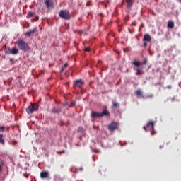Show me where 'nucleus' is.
Instances as JSON below:
<instances>
[{"instance_id": "f257e3e1", "label": "nucleus", "mask_w": 181, "mask_h": 181, "mask_svg": "<svg viewBox=\"0 0 181 181\" xmlns=\"http://www.w3.org/2000/svg\"><path fill=\"white\" fill-rule=\"evenodd\" d=\"M134 64V70L136 71V76H141L142 75V64H148V59L144 58L143 62H141L136 59H134L132 62Z\"/></svg>"}, {"instance_id": "f03ea898", "label": "nucleus", "mask_w": 181, "mask_h": 181, "mask_svg": "<svg viewBox=\"0 0 181 181\" xmlns=\"http://www.w3.org/2000/svg\"><path fill=\"white\" fill-rule=\"evenodd\" d=\"M16 45L18 46V48L19 50H22V52H28L30 50V47H29V44L28 42H25V40L22 39H19L16 42Z\"/></svg>"}, {"instance_id": "7ed1b4c3", "label": "nucleus", "mask_w": 181, "mask_h": 181, "mask_svg": "<svg viewBox=\"0 0 181 181\" xmlns=\"http://www.w3.org/2000/svg\"><path fill=\"white\" fill-rule=\"evenodd\" d=\"M110 115V112L108 110H107V109H105L103 110V112H94L92 111L91 112V117L92 118H101L103 117H109Z\"/></svg>"}, {"instance_id": "20e7f679", "label": "nucleus", "mask_w": 181, "mask_h": 181, "mask_svg": "<svg viewBox=\"0 0 181 181\" xmlns=\"http://www.w3.org/2000/svg\"><path fill=\"white\" fill-rule=\"evenodd\" d=\"M59 16L61 19H64V21H69L71 18L70 12L67 10H61L59 13Z\"/></svg>"}, {"instance_id": "39448f33", "label": "nucleus", "mask_w": 181, "mask_h": 181, "mask_svg": "<svg viewBox=\"0 0 181 181\" xmlns=\"http://www.w3.org/2000/svg\"><path fill=\"white\" fill-rule=\"evenodd\" d=\"M38 109L39 105L37 104L31 103L30 105L26 109V112L28 114H32L33 111H37Z\"/></svg>"}, {"instance_id": "423d86ee", "label": "nucleus", "mask_w": 181, "mask_h": 181, "mask_svg": "<svg viewBox=\"0 0 181 181\" xmlns=\"http://www.w3.org/2000/svg\"><path fill=\"white\" fill-rule=\"evenodd\" d=\"M144 130L148 131L146 128L149 129L151 132V135H153V132H155V122L150 121L147 123V125L146 127H143Z\"/></svg>"}, {"instance_id": "0eeeda50", "label": "nucleus", "mask_w": 181, "mask_h": 181, "mask_svg": "<svg viewBox=\"0 0 181 181\" xmlns=\"http://www.w3.org/2000/svg\"><path fill=\"white\" fill-rule=\"evenodd\" d=\"M46 8L47 12H50L54 8V1L53 0H46Z\"/></svg>"}, {"instance_id": "6e6552de", "label": "nucleus", "mask_w": 181, "mask_h": 181, "mask_svg": "<svg viewBox=\"0 0 181 181\" xmlns=\"http://www.w3.org/2000/svg\"><path fill=\"white\" fill-rule=\"evenodd\" d=\"M118 128H119L118 122H112L108 125V130L110 131V132H114V131H117Z\"/></svg>"}, {"instance_id": "1a4fd4ad", "label": "nucleus", "mask_w": 181, "mask_h": 181, "mask_svg": "<svg viewBox=\"0 0 181 181\" xmlns=\"http://www.w3.org/2000/svg\"><path fill=\"white\" fill-rule=\"evenodd\" d=\"M83 85H84V82H83L81 79L76 80L74 83V87H78L79 88H81V87H83Z\"/></svg>"}, {"instance_id": "9d476101", "label": "nucleus", "mask_w": 181, "mask_h": 181, "mask_svg": "<svg viewBox=\"0 0 181 181\" xmlns=\"http://www.w3.org/2000/svg\"><path fill=\"white\" fill-rule=\"evenodd\" d=\"M135 94L138 98H144V93L142 92L141 89H138Z\"/></svg>"}, {"instance_id": "9b49d317", "label": "nucleus", "mask_w": 181, "mask_h": 181, "mask_svg": "<svg viewBox=\"0 0 181 181\" xmlns=\"http://www.w3.org/2000/svg\"><path fill=\"white\" fill-rule=\"evenodd\" d=\"M151 40H152V37H151L149 34L144 35L143 42H151Z\"/></svg>"}, {"instance_id": "f8f14e48", "label": "nucleus", "mask_w": 181, "mask_h": 181, "mask_svg": "<svg viewBox=\"0 0 181 181\" xmlns=\"http://www.w3.org/2000/svg\"><path fill=\"white\" fill-rule=\"evenodd\" d=\"M18 53H19V49L16 48V47H13V48H11L10 51V54H18Z\"/></svg>"}, {"instance_id": "ddd939ff", "label": "nucleus", "mask_w": 181, "mask_h": 181, "mask_svg": "<svg viewBox=\"0 0 181 181\" xmlns=\"http://www.w3.org/2000/svg\"><path fill=\"white\" fill-rule=\"evenodd\" d=\"M53 114H60L62 112V108H53L52 109Z\"/></svg>"}, {"instance_id": "4468645a", "label": "nucleus", "mask_w": 181, "mask_h": 181, "mask_svg": "<svg viewBox=\"0 0 181 181\" xmlns=\"http://www.w3.org/2000/svg\"><path fill=\"white\" fill-rule=\"evenodd\" d=\"M127 8H129L132 5H134V0H126Z\"/></svg>"}, {"instance_id": "2eb2a0df", "label": "nucleus", "mask_w": 181, "mask_h": 181, "mask_svg": "<svg viewBox=\"0 0 181 181\" xmlns=\"http://www.w3.org/2000/svg\"><path fill=\"white\" fill-rule=\"evenodd\" d=\"M35 34V30H31L27 33H25V36H28V37H30L32 35Z\"/></svg>"}, {"instance_id": "dca6fc26", "label": "nucleus", "mask_w": 181, "mask_h": 181, "mask_svg": "<svg viewBox=\"0 0 181 181\" xmlns=\"http://www.w3.org/2000/svg\"><path fill=\"white\" fill-rule=\"evenodd\" d=\"M168 28L170 29H173V28H175V23H173V21H168Z\"/></svg>"}, {"instance_id": "f3484780", "label": "nucleus", "mask_w": 181, "mask_h": 181, "mask_svg": "<svg viewBox=\"0 0 181 181\" xmlns=\"http://www.w3.org/2000/svg\"><path fill=\"white\" fill-rule=\"evenodd\" d=\"M11 49L9 47L5 46L4 52H5L6 54H11Z\"/></svg>"}, {"instance_id": "a211bd4d", "label": "nucleus", "mask_w": 181, "mask_h": 181, "mask_svg": "<svg viewBox=\"0 0 181 181\" xmlns=\"http://www.w3.org/2000/svg\"><path fill=\"white\" fill-rule=\"evenodd\" d=\"M41 179H46V171H42L40 174Z\"/></svg>"}, {"instance_id": "6ab92c4d", "label": "nucleus", "mask_w": 181, "mask_h": 181, "mask_svg": "<svg viewBox=\"0 0 181 181\" xmlns=\"http://www.w3.org/2000/svg\"><path fill=\"white\" fill-rule=\"evenodd\" d=\"M54 180H55V181H63V178L59 176V175H56V176L54 177Z\"/></svg>"}, {"instance_id": "aec40b11", "label": "nucleus", "mask_w": 181, "mask_h": 181, "mask_svg": "<svg viewBox=\"0 0 181 181\" xmlns=\"http://www.w3.org/2000/svg\"><path fill=\"white\" fill-rule=\"evenodd\" d=\"M34 15H35V13L30 11L27 14V18H32V16H33Z\"/></svg>"}, {"instance_id": "412c9836", "label": "nucleus", "mask_w": 181, "mask_h": 181, "mask_svg": "<svg viewBox=\"0 0 181 181\" xmlns=\"http://www.w3.org/2000/svg\"><path fill=\"white\" fill-rule=\"evenodd\" d=\"M4 162L2 160H0V172H2V167L4 165Z\"/></svg>"}, {"instance_id": "4be33fe9", "label": "nucleus", "mask_w": 181, "mask_h": 181, "mask_svg": "<svg viewBox=\"0 0 181 181\" xmlns=\"http://www.w3.org/2000/svg\"><path fill=\"white\" fill-rule=\"evenodd\" d=\"M5 142V140H4V135L0 134V144H4Z\"/></svg>"}, {"instance_id": "5701e85b", "label": "nucleus", "mask_w": 181, "mask_h": 181, "mask_svg": "<svg viewBox=\"0 0 181 181\" xmlns=\"http://www.w3.org/2000/svg\"><path fill=\"white\" fill-rule=\"evenodd\" d=\"M153 97V94H150V95H147L146 96V98H152Z\"/></svg>"}, {"instance_id": "b1692460", "label": "nucleus", "mask_w": 181, "mask_h": 181, "mask_svg": "<svg viewBox=\"0 0 181 181\" xmlns=\"http://www.w3.org/2000/svg\"><path fill=\"white\" fill-rule=\"evenodd\" d=\"M64 150H62L61 151H57V153H58V155H62V153H64Z\"/></svg>"}, {"instance_id": "393cba45", "label": "nucleus", "mask_w": 181, "mask_h": 181, "mask_svg": "<svg viewBox=\"0 0 181 181\" xmlns=\"http://www.w3.org/2000/svg\"><path fill=\"white\" fill-rule=\"evenodd\" d=\"M144 47H146V46H148V41H144Z\"/></svg>"}, {"instance_id": "a878e982", "label": "nucleus", "mask_w": 181, "mask_h": 181, "mask_svg": "<svg viewBox=\"0 0 181 181\" xmlns=\"http://www.w3.org/2000/svg\"><path fill=\"white\" fill-rule=\"evenodd\" d=\"M0 131H2V132L5 131V127L1 126V127H0Z\"/></svg>"}, {"instance_id": "bb28decb", "label": "nucleus", "mask_w": 181, "mask_h": 181, "mask_svg": "<svg viewBox=\"0 0 181 181\" xmlns=\"http://www.w3.org/2000/svg\"><path fill=\"white\" fill-rule=\"evenodd\" d=\"M90 47L85 48V52H90Z\"/></svg>"}, {"instance_id": "cd10ccee", "label": "nucleus", "mask_w": 181, "mask_h": 181, "mask_svg": "<svg viewBox=\"0 0 181 181\" xmlns=\"http://www.w3.org/2000/svg\"><path fill=\"white\" fill-rule=\"evenodd\" d=\"M113 107H119V105L117 103H113Z\"/></svg>"}, {"instance_id": "c85d7f7f", "label": "nucleus", "mask_w": 181, "mask_h": 181, "mask_svg": "<svg viewBox=\"0 0 181 181\" xmlns=\"http://www.w3.org/2000/svg\"><path fill=\"white\" fill-rule=\"evenodd\" d=\"M46 179H49V172L46 171Z\"/></svg>"}, {"instance_id": "c756f323", "label": "nucleus", "mask_w": 181, "mask_h": 181, "mask_svg": "<svg viewBox=\"0 0 181 181\" xmlns=\"http://www.w3.org/2000/svg\"><path fill=\"white\" fill-rule=\"evenodd\" d=\"M23 176H24L25 177H26V179H28V177H29V175H28V174H26V173H24V174H23Z\"/></svg>"}, {"instance_id": "7c9ffc66", "label": "nucleus", "mask_w": 181, "mask_h": 181, "mask_svg": "<svg viewBox=\"0 0 181 181\" xmlns=\"http://www.w3.org/2000/svg\"><path fill=\"white\" fill-rule=\"evenodd\" d=\"M12 144H13V145H16V144H18V141L14 140V141H13Z\"/></svg>"}, {"instance_id": "2f4dec72", "label": "nucleus", "mask_w": 181, "mask_h": 181, "mask_svg": "<svg viewBox=\"0 0 181 181\" xmlns=\"http://www.w3.org/2000/svg\"><path fill=\"white\" fill-rule=\"evenodd\" d=\"M132 25H133L134 26H136V21H133Z\"/></svg>"}, {"instance_id": "473e14b6", "label": "nucleus", "mask_w": 181, "mask_h": 181, "mask_svg": "<svg viewBox=\"0 0 181 181\" xmlns=\"http://www.w3.org/2000/svg\"><path fill=\"white\" fill-rule=\"evenodd\" d=\"M167 88L168 90H170L172 88V86H170V85L167 86Z\"/></svg>"}, {"instance_id": "72a5a7b5", "label": "nucleus", "mask_w": 181, "mask_h": 181, "mask_svg": "<svg viewBox=\"0 0 181 181\" xmlns=\"http://www.w3.org/2000/svg\"><path fill=\"white\" fill-rule=\"evenodd\" d=\"M63 71H64V67H62L60 70V73H63Z\"/></svg>"}, {"instance_id": "f704fd0d", "label": "nucleus", "mask_w": 181, "mask_h": 181, "mask_svg": "<svg viewBox=\"0 0 181 181\" xmlns=\"http://www.w3.org/2000/svg\"><path fill=\"white\" fill-rule=\"evenodd\" d=\"M64 67H69V64H68L67 63L64 64Z\"/></svg>"}, {"instance_id": "c9c22d12", "label": "nucleus", "mask_w": 181, "mask_h": 181, "mask_svg": "<svg viewBox=\"0 0 181 181\" xmlns=\"http://www.w3.org/2000/svg\"><path fill=\"white\" fill-rule=\"evenodd\" d=\"M10 62H13V59H12V58H10Z\"/></svg>"}, {"instance_id": "e433bc0d", "label": "nucleus", "mask_w": 181, "mask_h": 181, "mask_svg": "<svg viewBox=\"0 0 181 181\" xmlns=\"http://www.w3.org/2000/svg\"><path fill=\"white\" fill-rule=\"evenodd\" d=\"M144 28V24H141V26H140V29Z\"/></svg>"}, {"instance_id": "4c0bfd02", "label": "nucleus", "mask_w": 181, "mask_h": 181, "mask_svg": "<svg viewBox=\"0 0 181 181\" xmlns=\"http://www.w3.org/2000/svg\"><path fill=\"white\" fill-rule=\"evenodd\" d=\"M163 148V146H160V149H162Z\"/></svg>"}, {"instance_id": "58836bf2", "label": "nucleus", "mask_w": 181, "mask_h": 181, "mask_svg": "<svg viewBox=\"0 0 181 181\" xmlns=\"http://www.w3.org/2000/svg\"><path fill=\"white\" fill-rule=\"evenodd\" d=\"M63 105H64V106H66V105H67V103H64Z\"/></svg>"}, {"instance_id": "ea45409f", "label": "nucleus", "mask_w": 181, "mask_h": 181, "mask_svg": "<svg viewBox=\"0 0 181 181\" xmlns=\"http://www.w3.org/2000/svg\"><path fill=\"white\" fill-rule=\"evenodd\" d=\"M46 95H47V97H49V93H47Z\"/></svg>"}, {"instance_id": "a19ab883", "label": "nucleus", "mask_w": 181, "mask_h": 181, "mask_svg": "<svg viewBox=\"0 0 181 181\" xmlns=\"http://www.w3.org/2000/svg\"><path fill=\"white\" fill-rule=\"evenodd\" d=\"M37 19H39V17H37Z\"/></svg>"}, {"instance_id": "79ce46f5", "label": "nucleus", "mask_w": 181, "mask_h": 181, "mask_svg": "<svg viewBox=\"0 0 181 181\" xmlns=\"http://www.w3.org/2000/svg\"><path fill=\"white\" fill-rule=\"evenodd\" d=\"M180 4H181V0H180Z\"/></svg>"}]
</instances>
